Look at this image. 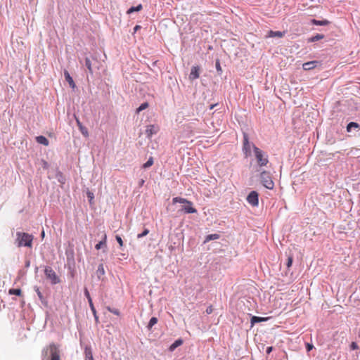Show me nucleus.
I'll list each match as a JSON object with an SVG mask.
<instances>
[{
	"label": "nucleus",
	"instance_id": "nucleus-50",
	"mask_svg": "<svg viewBox=\"0 0 360 360\" xmlns=\"http://www.w3.org/2000/svg\"><path fill=\"white\" fill-rule=\"evenodd\" d=\"M219 105L218 103H214V104H211L210 106H209V109L210 110H212L214 107L217 106Z\"/></svg>",
	"mask_w": 360,
	"mask_h": 360
},
{
	"label": "nucleus",
	"instance_id": "nucleus-38",
	"mask_svg": "<svg viewBox=\"0 0 360 360\" xmlns=\"http://www.w3.org/2000/svg\"><path fill=\"white\" fill-rule=\"evenodd\" d=\"M153 164V157H150L148 158V160L146 161V162H145L142 167L144 168V169H147L148 167H150V166H152Z\"/></svg>",
	"mask_w": 360,
	"mask_h": 360
},
{
	"label": "nucleus",
	"instance_id": "nucleus-51",
	"mask_svg": "<svg viewBox=\"0 0 360 360\" xmlns=\"http://www.w3.org/2000/svg\"><path fill=\"white\" fill-rule=\"evenodd\" d=\"M141 28V27L140 25H136L134 27V32H137L139 30H140Z\"/></svg>",
	"mask_w": 360,
	"mask_h": 360
},
{
	"label": "nucleus",
	"instance_id": "nucleus-5",
	"mask_svg": "<svg viewBox=\"0 0 360 360\" xmlns=\"http://www.w3.org/2000/svg\"><path fill=\"white\" fill-rule=\"evenodd\" d=\"M252 143H251L249 141L248 134L247 133H243V142L242 150L245 158L251 156V147H252Z\"/></svg>",
	"mask_w": 360,
	"mask_h": 360
},
{
	"label": "nucleus",
	"instance_id": "nucleus-26",
	"mask_svg": "<svg viewBox=\"0 0 360 360\" xmlns=\"http://www.w3.org/2000/svg\"><path fill=\"white\" fill-rule=\"evenodd\" d=\"M324 37H325L324 34H316V35L312 36V37L308 38L307 39V42L308 43L315 42V41H319L321 39H323Z\"/></svg>",
	"mask_w": 360,
	"mask_h": 360
},
{
	"label": "nucleus",
	"instance_id": "nucleus-41",
	"mask_svg": "<svg viewBox=\"0 0 360 360\" xmlns=\"http://www.w3.org/2000/svg\"><path fill=\"white\" fill-rule=\"evenodd\" d=\"M107 309H108V311H109L110 312H111L115 315H117V316L120 315V311L117 309L111 308L110 307H107Z\"/></svg>",
	"mask_w": 360,
	"mask_h": 360
},
{
	"label": "nucleus",
	"instance_id": "nucleus-3",
	"mask_svg": "<svg viewBox=\"0 0 360 360\" xmlns=\"http://www.w3.org/2000/svg\"><path fill=\"white\" fill-rule=\"evenodd\" d=\"M260 181L267 189L271 190L274 188V183L269 172L264 170L260 172Z\"/></svg>",
	"mask_w": 360,
	"mask_h": 360
},
{
	"label": "nucleus",
	"instance_id": "nucleus-4",
	"mask_svg": "<svg viewBox=\"0 0 360 360\" xmlns=\"http://www.w3.org/2000/svg\"><path fill=\"white\" fill-rule=\"evenodd\" d=\"M44 274L46 276V279L49 280L52 285H56L60 283V279L59 276L56 274V272L51 266H45Z\"/></svg>",
	"mask_w": 360,
	"mask_h": 360
},
{
	"label": "nucleus",
	"instance_id": "nucleus-42",
	"mask_svg": "<svg viewBox=\"0 0 360 360\" xmlns=\"http://www.w3.org/2000/svg\"><path fill=\"white\" fill-rule=\"evenodd\" d=\"M41 164L42 168L44 169H47L49 167V163L44 160H41Z\"/></svg>",
	"mask_w": 360,
	"mask_h": 360
},
{
	"label": "nucleus",
	"instance_id": "nucleus-21",
	"mask_svg": "<svg viewBox=\"0 0 360 360\" xmlns=\"http://www.w3.org/2000/svg\"><path fill=\"white\" fill-rule=\"evenodd\" d=\"M64 77L65 80L68 82L70 86L72 89H75L76 87L75 83L72 79V77L70 76V73L68 70H65L64 71Z\"/></svg>",
	"mask_w": 360,
	"mask_h": 360
},
{
	"label": "nucleus",
	"instance_id": "nucleus-30",
	"mask_svg": "<svg viewBox=\"0 0 360 360\" xmlns=\"http://www.w3.org/2000/svg\"><path fill=\"white\" fill-rule=\"evenodd\" d=\"M284 36V32L281 31H273L270 30L269 32V37H279L281 38Z\"/></svg>",
	"mask_w": 360,
	"mask_h": 360
},
{
	"label": "nucleus",
	"instance_id": "nucleus-45",
	"mask_svg": "<svg viewBox=\"0 0 360 360\" xmlns=\"http://www.w3.org/2000/svg\"><path fill=\"white\" fill-rule=\"evenodd\" d=\"M305 348L307 352H309L311 350L313 349L314 345L310 343H306Z\"/></svg>",
	"mask_w": 360,
	"mask_h": 360
},
{
	"label": "nucleus",
	"instance_id": "nucleus-6",
	"mask_svg": "<svg viewBox=\"0 0 360 360\" xmlns=\"http://www.w3.org/2000/svg\"><path fill=\"white\" fill-rule=\"evenodd\" d=\"M65 255L67 258V265L68 269L74 268L75 266V252L72 247L69 246L65 250Z\"/></svg>",
	"mask_w": 360,
	"mask_h": 360
},
{
	"label": "nucleus",
	"instance_id": "nucleus-27",
	"mask_svg": "<svg viewBox=\"0 0 360 360\" xmlns=\"http://www.w3.org/2000/svg\"><path fill=\"white\" fill-rule=\"evenodd\" d=\"M220 238V235L218 233L209 234L206 236L203 243H207L210 240H217Z\"/></svg>",
	"mask_w": 360,
	"mask_h": 360
},
{
	"label": "nucleus",
	"instance_id": "nucleus-34",
	"mask_svg": "<svg viewBox=\"0 0 360 360\" xmlns=\"http://www.w3.org/2000/svg\"><path fill=\"white\" fill-rule=\"evenodd\" d=\"M292 262H293V255L290 254L288 256L287 261L285 263V265L287 267V271L290 270V267L292 265Z\"/></svg>",
	"mask_w": 360,
	"mask_h": 360
},
{
	"label": "nucleus",
	"instance_id": "nucleus-16",
	"mask_svg": "<svg viewBox=\"0 0 360 360\" xmlns=\"http://www.w3.org/2000/svg\"><path fill=\"white\" fill-rule=\"evenodd\" d=\"M159 130V127L155 125H148L146 129V134L148 138H151L153 135L156 134Z\"/></svg>",
	"mask_w": 360,
	"mask_h": 360
},
{
	"label": "nucleus",
	"instance_id": "nucleus-36",
	"mask_svg": "<svg viewBox=\"0 0 360 360\" xmlns=\"http://www.w3.org/2000/svg\"><path fill=\"white\" fill-rule=\"evenodd\" d=\"M215 68L219 75L222 74V68L220 65V60L219 58L215 60Z\"/></svg>",
	"mask_w": 360,
	"mask_h": 360
},
{
	"label": "nucleus",
	"instance_id": "nucleus-54",
	"mask_svg": "<svg viewBox=\"0 0 360 360\" xmlns=\"http://www.w3.org/2000/svg\"><path fill=\"white\" fill-rule=\"evenodd\" d=\"M38 269H39V268H38V266H36V267H35V272H36V273L37 272Z\"/></svg>",
	"mask_w": 360,
	"mask_h": 360
},
{
	"label": "nucleus",
	"instance_id": "nucleus-15",
	"mask_svg": "<svg viewBox=\"0 0 360 360\" xmlns=\"http://www.w3.org/2000/svg\"><path fill=\"white\" fill-rule=\"evenodd\" d=\"M75 117L77 122V125L82 134L86 138L88 137L89 134L87 128L82 124V123L80 122L78 117H77L75 115Z\"/></svg>",
	"mask_w": 360,
	"mask_h": 360
},
{
	"label": "nucleus",
	"instance_id": "nucleus-13",
	"mask_svg": "<svg viewBox=\"0 0 360 360\" xmlns=\"http://www.w3.org/2000/svg\"><path fill=\"white\" fill-rule=\"evenodd\" d=\"M185 204V205L182 206L181 211L186 214H194L197 212V210L193 207L191 201L188 200Z\"/></svg>",
	"mask_w": 360,
	"mask_h": 360
},
{
	"label": "nucleus",
	"instance_id": "nucleus-11",
	"mask_svg": "<svg viewBox=\"0 0 360 360\" xmlns=\"http://www.w3.org/2000/svg\"><path fill=\"white\" fill-rule=\"evenodd\" d=\"M360 130V125L355 122H350L347 124L346 131L348 133L353 134L355 136V132Z\"/></svg>",
	"mask_w": 360,
	"mask_h": 360
},
{
	"label": "nucleus",
	"instance_id": "nucleus-52",
	"mask_svg": "<svg viewBox=\"0 0 360 360\" xmlns=\"http://www.w3.org/2000/svg\"><path fill=\"white\" fill-rule=\"evenodd\" d=\"M44 236H45L44 231H41V236L42 238H44Z\"/></svg>",
	"mask_w": 360,
	"mask_h": 360
},
{
	"label": "nucleus",
	"instance_id": "nucleus-48",
	"mask_svg": "<svg viewBox=\"0 0 360 360\" xmlns=\"http://www.w3.org/2000/svg\"><path fill=\"white\" fill-rule=\"evenodd\" d=\"M274 349V347L272 346H269V347H266V353L267 354H269Z\"/></svg>",
	"mask_w": 360,
	"mask_h": 360
},
{
	"label": "nucleus",
	"instance_id": "nucleus-47",
	"mask_svg": "<svg viewBox=\"0 0 360 360\" xmlns=\"http://www.w3.org/2000/svg\"><path fill=\"white\" fill-rule=\"evenodd\" d=\"M70 270V275L72 278H73L75 276V267L74 268H71V269H68Z\"/></svg>",
	"mask_w": 360,
	"mask_h": 360
},
{
	"label": "nucleus",
	"instance_id": "nucleus-33",
	"mask_svg": "<svg viewBox=\"0 0 360 360\" xmlns=\"http://www.w3.org/2000/svg\"><path fill=\"white\" fill-rule=\"evenodd\" d=\"M85 66L88 69L91 74H93L92 63L89 58L86 57L85 58Z\"/></svg>",
	"mask_w": 360,
	"mask_h": 360
},
{
	"label": "nucleus",
	"instance_id": "nucleus-31",
	"mask_svg": "<svg viewBox=\"0 0 360 360\" xmlns=\"http://www.w3.org/2000/svg\"><path fill=\"white\" fill-rule=\"evenodd\" d=\"M8 294L12 295H16V296H22V292L20 288H11L8 290Z\"/></svg>",
	"mask_w": 360,
	"mask_h": 360
},
{
	"label": "nucleus",
	"instance_id": "nucleus-37",
	"mask_svg": "<svg viewBox=\"0 0 360 360\" xmlns=\"http://www.w3.org/2000/svg\"><path fill=\"white\" fill-rule=\"evenodd\" d=\"M148 102H143V103H141L139 108H136V113H139L140 112H141L142 110L146 109L148 107Z\"/></svg>",
	"mask_w": 360,
	"mask_h": 360
},
{
	"label": "nucleus",
	"instance_id": "nucleus-9",
	"mask_svg": "<svg viewBox=\"0 0 360 360\" xmlns=\"http://www.w3.org/2000/svg\"><path fill=\"white\" fill-rule=\"evenodd\" d=\"M246 200L252 206L256 207L259 205V193L255 191H252L248 195Z\"/></svg>",
	"mask_w": 360,
	"mask_h": 360
},
{
	"label": "nucleus",
	"instance_id": "nucleus-14",
	"mask_svg": "<svg viewBox=\"0 0 360 360\" xmlns=\"http://www.w3.org/2000/svg\"><path fill=\"white\" fill-rule=\"evenodd\" d=\"M105 274V269H104V265L103 263H101L98 264L97 270L96 271V275L97 277V279L98 281H105V277L104 276Z\"/></svg>",
	"mask_w": 360,
	"mask_h": 360
},
{
	"label": "nucleus",
	"instance_id": "nucleus-20",
	"mask_svg": "<svg viewBox=\"0 0 360 360\" xmlns=\"http://www.w3.org/2000/svg\"><path fill=\"white\" fill-rule=\"evenodd\" d=\"M184 343V340L181 338H179L176 340L168 348V350L170 352H173L177 347L182 345Z\"/></svg>",
	"mask_w": 360,
	"mask_h": 360
},
{
	"label": "nucleus",
	"instance_id": "nucleus-17",
	"mask_svg": "<svg viewBox=\"0 0 360 360\" xmlns=\"http://www.w3.org/2000/svg\"><path fill=\"white\" fill-rule=\"evenodd\" d=\"M34 290H35V292H37V296H38L39 299L40 300V301H41V304H42L45 307H49L48 300H46V297H44V296L43 295V294L41 293V292L39 290V287H37V286H34Z\"/></svg>",
	"mask_w": 360,
	"mask_h": 360
},
{
	"label": "nucleus",
	"instance_id": "nucleus-23",
	"mask_svg": "<svg viewBox=\"0 0 360 360\" xmlns=\"http://www.w3.org/2000/svg\"><path fill=\"white\" fill-rule=\"evenodd\" d=\"M106 242H107L106 234H103L101 240L95 245V248L96 250H100L101 248L106 249L107 248Z\"/></svg>",
	"mask_w": 360,
	"mask_h": 360
},
{
	"label": "nucleus",
	"instance_id": "nucleus-29",
	"mask_svg": "<svg viewBox=\"0 0 360 360\" xmlns=\"http://www.w3.org/2000/svg\"><path fill=\"white\" fill-rule=\"evenodd\" d=\"M143 8L142 4H139V5L136 6H131L127 11V14H131L134 12H139L141 11Z\"/></svg>",
	"mask_w": 360,
	"mask_h": 360
},
{
	"label": "nucleus",
	"instance_id": "nucleus-22",
	"mask_svg": "<svg viewBox=\"0 0 360 360\" xmlns=\"http://www.w3.org/2000/svg\"><path fill=\"white\" fill-rule=\"evenodd\" d=\"M85 360H94L92 354V349L90 345H86L84 347Z\"/></svg>",
	"mask_w": 360,
	"mask_h": 360
},
{
	"label": "nucleus",
	"instance_id": "nucleus-18",
	"mask_svg": "<svg viewBox=\"0 0 360 360\" xmlns=\"http://www.w3.org/2000/svg\"><path fill=\"white\" fill-rule=\"evenodd\" d=\"M269 319V317H260L257 316H252L250 319L251 327H252L256 323L264 322L268 321Z\"/></svg>",
	"mask_w": 360,
	"mask_h": 360
},
{
	"label": "nucleus",
	"instance_id": "nucleus-2",
	"mask_svg": "<svg viewBox=\"0 0 360 360\" xmlns=\"http://www.w3.org/2000/svg\"><path fill=\"white\" fill-rule=\"evenodd\" d=\"M252 149L258 165L260 167L266 166L269 163L267 154L257 147L255 144H252Z\"/></svg>",
	"mask_w": 360,
	"mask_h": 360
},
{
	"label": "nucleus",
	"instance_id": "nucleus-8",
	"mask_svg": "<svg viewBox=\"0 0 360 360\" xmlns=\"http://www.w3.org/2000/svg\"><path fill=\"white\" fill-rule=\"evenodd\" d=\"M51 356L48 360H60L59 345L52 342L50 344Z\"/></svg>",
	"mask_w": 360,
	"mask_h": 360
},
{
	"label": "nucleus",
	"instance_id": "nucleus-10",
	"mask_svg": "<svg viewBox=\"0 0 360 360\" xmlns=\"http://www.w3.org/2000/svg\"><path fill=\"white\" fill-rule=\"evenodd\" d=\"M319 65V66L321 65V61L311 60V61H308V62L304 63L302 64V68L304 70H314L315 68H316Z\"/></svg>",
	"mask_w": 360,
	"mask_h": 360
},
{
	"label": "nucleus",
	"instance_id": "nucleus-43",
	"mask_svg": "<svg viewBox=\"0 0 360 360\" xmlns=\"http://www.w3.org/2000/svg\"><path fill=\"white\" fill-rule=\"evenodd\" d=\"M115 239H116L117 242L119 243L120 247L123 246V240H122L121 236H120L119 235H116Z\"/></svg>",
	"mask_w": 360,
	"mask_h": 360
},
{
	"label": "nucleus",
	"instance_id": "nucleus-19",
	"mask_svg": "<svg viewBox=\"0 0 360 360\" xmlns=\"http://www.w3.org/2000/svg\"><path fill=\"white\" fill-rule=\"evenodd\" d=\"M55 178L61 185L65 184L66 182V177L58 168L56 169Z\"/></svg>",
	"mask_w": 360,
	"mask_h": 360
},
{
	"label": "nucleus",
	"instance_id": "nucleus-24",
	"mask_svg": "<svg viewBox=\"0 0 360 360\" xmlns=\"http://www.w3.org/2000/svg\"><path fill=\"white\" fill-rule=\"evenodd\" d=\"M330 22L328 20H316V19H311V24L313 25H317V26H326L329 25Z\"/></svg>",
	"mask_w": 360,
	"mask_h": 360
},
{
	"label": "nucleus",
	"instance_id": "nucleus-32",
	"mask_svg": "<svg viewBox=\"0 0 360 360\" xmlns=\"http://www.w3.org/2000/svg\"><path fill=\"white\" fill-rule=\"evenodd\" d=\"M49 352L51 354L50 345L43 348L41 351V356L43 359L48 358Z\"/></svg>",
	"mask_w": 360,
	"mask_h": 360
},
{
	"label": "nucleus",
	"instance_id": "nucleus-35",
	"mask_svg": "<svg viewBox=\"0 0 360 360\" xmlns=\"http://www.w3.org/2000/svg\"><path fill=\"white\" fill-rule=\"evenodd\" d=\"M86 196L88 198V200H89V203L91 205V204H94V194L92 191H89V189H87V191H86Z\"/></svg>",
	"mask_w": 360,
	"mask_h": 360
},
{
	"label": "nucleus",
	"instance_id": "nucleus-44",
	"mask_svg": "<svg viewBox=\"0 0 360 360\" xmlns=\"http://www.w3.org/2000/svg\"><path fill=\"white\" fill-rule=\"evenodd\" d=\"M350 349L352 350H356L359 349L357 343L356 342H352V343L350 344Z\"/></svg>",
	"mask_w": 360,
	"mask_h": 360
},
{
	"label": "nucleus",
	"instance_id": "nucleus-39",
	"mask_svg": "<svg viewBox=\"0 0 360 360\" xmlns=\"http://www.w3.org/2000/svg\"><path fill=\"white\" fill-rule=\"evenodd\" d=\"M188 200H187L186 198H181V197H176V198H173L174 203L179 202V203L185 204L186 202H187Z\"/></svg>",
	"mask_w": 360,
	"mask_h": 360
},
{
	"label": "nucleus",
	"instance_id": "nucleus-1",
	"mask_svg": "<svg viewBox=\"0 0 360 360\" xmlns=\"http://www.w3.org/2000/svg\"><path fill=\"white\" fill-rule=\"evenodd\" d=\"M33 236L25 232L18 231L16 233V238L15 240V244L18 248L32 247Z\"/></svg>",
	"mask_w": 360,
	"mask_h": 360
},
{
	"label": "nucleus",
	"instance_id": "nucleus-55",
	"mask_svg": "<svg viewBox=\"0 0 360 360\" xmlns=\"http://www.w3.org/2000/svg\"><path fill=\"white\" fill-rule=\"evenodd\" d=\"M158 61H155L153 63V65H155Z\"/></svg>",
	"mask_w": 360,
	"mask_h": 360
},
{
	"label": "nucleus",
	"instance_id": "nucleus-49",
	"mask_svg": "<svg viewBox=\"0 0 360 360\" xmlns=\"http://www.w3.org/2000/svg\"><path fill=\"white\" fill-rule=\"evenodd\" d=\"M30 266V259H26L25 262V268H29Z\"/></svg>",
	"mask_w": 360,
	"mask_h": 360
},
{
	"label": "nucleus",
	"instance_id": "nucleus-28",
	"mask_svg": "<svg viewBox=\"0 0 360 360\" xmlns=\"http://www.w3.org/2000/svg\"><path fill=\"white\" fill-rule=\"evenodd\" d=\"M158 319L157 317L153 316L150 318L148 325H147V329L149 331L152 330L153 327L158 323Z\"/></svg>",
	"mask_w": 360,
	"mask_h": 360
},
{
	"label": "nucleus",
	"instance_id": "nucleus-12",
	"mask_svg": "<svg viewBox=\"0 0 360 360\" xmlns=\"http://www.w3.org/2000/svg\"><path fill=\"white\" fill-rule=\"evenodd\" d=\"M201 72V68L199 65L193 66L191 70L188 78L191 81L199 78Z\"/></svg>",
	"mask_w": 360,
	"mask_h": 360
},
{
	"label": "nucleus",
	"instance_id": "nucleus-46",
	"mask_svg": "<svg viewBox=\"0 0 360 360\" xmlns=\"http://www.w3.org/2000/svg\"><path fill=\"white\" fill-rule=\"evenodd\" d=\"M206 311V313H207V314H212V311H213V307H212V306H209V307L206 309V311Z\"/></svg>",
	"mask_w": 360,
	"mask_h": 360
},
{
	"label": "nucleus",
	"instance_id": "nucleus-7",
	"mask_svg": "<svg viewBox=\"0 0 360 360\" xmlns=\"http://www.w3.org/2000/svg\"><path fill=\"white\" fill-rule=\"evenodd\" d=\"M84 295L85 297H86V299L88 300V302L89 304V307H90V309L94 314V319H95V321L96 323H98L99 322V319H98V316L97 315V312H96V308L94 305V303H93V301H92V299L91 297V295H90V293L88 290V289L86 288H84Z\"/></svg>",
	"mask_w": 360,
	"mask_h": 360
},
{
	"label": "nucleus",
	"instance_id": "nucleus-25",
	"mask_svg": "<svg viewBox=\"0 0 360 360\" xmlns=\"http://www.w3.org/2000/svg\"><path fill=\"white\" fill-rule=\"evenodd\" d=\"M35 139L38 143L44 145L45 146H47L49 144V141L48 139L46 137H45L44 136L40 135V136H36Z\"/></svg>",
	"mask_w": 360,
	"mask_h": 360
},
{
	"label": "nucleus",
	"instance_id": "nucleus-53",
	"mask_svg": "<svg viewBox=\"0 0 360 360\" xmlns=\"http://www.w3.org/2000/svg\"><path fill=\"white\" fill-rule=\"evenodd\" d=\"M144 183V181L143 179H141V182H140V184L141 185H143V184Z\"/></svg>",
	"mask_w": 360,
	"mask_h": 360
},
{
	"label": "nucleus",
	"instance_id": "nucleus-40",
	"mask_svg": "<svg viewBox=\"0 0 360 360\" xmlns=\"http://www.w3.org/2000/svg\"><path fill=\"white\" fill-rule=\"evenodd\" d=\"M148 233H149V230L148 229L145 228L141 233H139L137 235V238H139V239L141 238L147 236L148 234Z\"/></svg>",
	"mask_w": 360,
	"mask_h": 360
}]
</instances>
